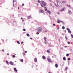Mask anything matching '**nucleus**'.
<instances>
[{
	"label": "nucleus",
	"instance_id": "obj_55",
	"mask_svg": "<svg viewBox=\"0 0 73 73\" xmlns=\"http://www.w3.org/2000/svg\"><path fill=\"white\" fill-rule=\"evenodd\" d=\"M2 51H3V52H4V50H3Z\"/></svg>",
	"mask_w": 73,
	"mask_h": 73
},
{
	"label": "nucleus",
	"instance_id": "obj_37",
	"mask_svg": "<svg viewBox=\"0 0 73 73\" xmlns=\"http://www.w3.org/2000/svg\"><path fill=\"white\" fill-rule=\"evenodd\" d=\"M53 26H56V25L55 24H53Z\"/></svg>",
	"mask_w": 73,
	"mask_h": 73
},
{
	"label": "nucleus",
	"instance_id": "obj_54",
	"mask_svg": "<svg viewBox=\"0 0 73 73\" xmlns=\"http://www.w3.org/2000/svg\"><path fill=\"white\" fill-rule=\"evenodd\" d=\"M18 9H20V8L19 7H18Z\"/></svg>",
	"mask_w": 73,
	"mask_h": 73
},
{
	"label": "nucleus",
	"instance_id": "obj_7",
	"mask_svg": "<svg viewBox=\"0 0 73 73\" xmlns=\"http://www.w3.org/2000/svg\"><path fill=\"white\" fill-rule=\"evenodd\" d=\"M47 60L49 62H52V61H51V60L49 58L47 59Z\"/></svg>",
	"mask_w": 73,
	"mask_h": 73
},
{
	"label": "nucleus",
	"instance_id": "obj_14",
	"mask_svg": "<svg viewBox=\"0 0 73 73\" xmlns=\"http://www.w3.org/2000/svg\"><path fill=\"white\" fill-rule=\"evenodd\" d=\"M44 41H46V37H44Z\"/></svg>",
	"mask_w": 73,
	"mask_h": 73
},
{
	"label": "nucleus",
	"instance_id": "obj_6",
	"mask_svg": "<svg viewBox=\"0 0 73 73\" xmlns=\"http://www.w3.org/2000/svg\"><path fill=\"white\" fill-rule=\"evenodd\" d=\"M39 12L40 13H44V11L43 10H39Z\"/></svg>",
	"mask_w": 73,
	"mask_h": 73
},
{
	"label": "nucleus",
	"instance_id": "obj_22",
	"mask_svg": "<svg viewBox=\"0 0 73 73\" xmlns=\"http://www.w3.org/2000/svg\"><path fill=\"white\" fill-rule=\"evenodd\" d=\"M6 62L7 64H8V65H9V63H8V61L6 60Z\"/></svg>",
	"mask_w": 73,
	"mask_h": 73
},
{
	"label": "nucleus",
	"instance_id": "obj_31",
	"mask_svg": "<svg viewBox=\"0 0 73 73\" xmlns=\"http://www.w3.org/2000/svg\"><path fill=\"white\" fill-rule=\"evenodd\" d=\"M69 54H66V56H69Z\"/></svg>",
	"mask_w": 73,
	"mask_h": 73
},
{
	"label": "nucleus",
	"instance_id": "obj_4",
	"mask_svg": "<svg viewBox=\"0 0 73 73\" xmlns=\"http://www.w3.org/2000/svg\"><path fill=\"white\" fill-rule=\"evenodd\" d=\"M57 5L59 7H62V3L60 2H58L57 3Z\"/></svg>",
	"mask_w": 73,
	"mask_h": 73
},
{
	"label": "nucleus",
	"instance_id": "obj_49",
	"mask_svg": "<svg viewBox=\"0 0 73 73\" xmlns=\"http://www.w3.org/2000/svg\"><path fill=\"white\" fill-rule=\"evenodd\" d=\"M30 39H31V40H32V38H30Z\"/></svg>",
	"mask_w": 73,
	"mask_h": 73
},
{
	"label": "nucleus",
	"instance_id": "obj_11",
	"mask_svg": "<svg viewBox=\"0 0 73 73\" xmlns=\"http://www.w3.org/2000/svg\"><path fill=\"white\" fill-rule=\"evenodd\" d=\"M37 58H35V59H34V61L35 62H37Z\"/></svg>",
	"mask_w": 73,
	"mask_h": 73
},
{
	"label": "nucleus",
	"instance_id": "obj_17",
	"mask_svg": "<svg viewBox=\"0 0 73 73\" xmlns=\"http://www.w3.org/2000/svg\"><path fill=\"white\" fill-rule=\"evenodd\" d=\"M27 17L29 19H30L31 17V16H28Z\"/></svg>",
	"mask_w": 73,
	"mask_h": 73
},
{
	"label": "nucleus",
	"instance_id": "obj_52",
	"mask_svg": "<svg viewBox=\"0 0 73 73\" xmlns=\"http://www.w3.org/2000/svg\"><path fill=\"white\" fill-rule=\"evenodd\" d=\"M14 6H15V5H14V3H13V7H14Z\"/></svg>",
	"mask_w": 73,
	"mask_h": 73
},
{
	"label": "nucleus",
	"instance_id": "obj_3",
	"mask_svg": "<svg viewBox=\"0 0 73 73\" xmlns=\"http://www.w3.org/2000/svg\"><path fill=\"white\" fill-rule=\"evenodd\" d=\"M66 10V9L64 7L63 9H62L60 10V12H62V11H64Z\"/></svg>",
	"mask_w": 73,
	"mask_h": 73
},
{
	"label": "nucleus",
	"instance_id": "obj_27",
	"mask_svg": "<svg viewBox=\"0 0 73 73\" xmlns=\"http://www.w3.org/2000/svg\"><path fill=\"white\" fill-rule=\"evenodd\" d=\"M21 62H23V59H21Z\"/></svg>",
	"mask_w": 73,
	"mask_h": 73
},
{
	"label": "nucleus",
	"instance_id": "obj_47",
	"mask_svg": "<svg viewBox=\"0 0 73 73\" xmlns=\"http://www.w3.org/2000/svg\"><path fill=\"white\" fill-rule=\"evenodd\" d=\"M57 29H60V27H58L57 28Z\"/></svg>",
	"mask_w": 73,
	"mask_h": 73
},
{
	"label": "nucleus",
	"instance_id": "obj_50",
	"mask_svg": "<svg viewBox=\"0 0 73 73\" xmlns=\"http://www.w3.org/2000/svg\"><path fill=\"white\" fill-rule=\"evenodd\" d=\"M3 41H4V39L2 40Z\"/></svg>",
	"mask_w": 73,
	"mask_h": 73
},
{
	"label": "nucleus",
	"instance_id": "obj_24",
	"mask_svg": "<svg viewBox=\"0 0 73 73\" xmlns=\"http://www.w3.org/2000/svg\"><path fill=\"white\" fill-rule=\"evenodd\" d=\"M27 36H28V37H29V34H27Z\"/></svg>",
	"mask_w": 73,
	"mask_h": 73
},
{
	"label": "nucleus",
	"instance_id": "obj_43",
	"mask_svg": "<svg viewBox=\"0 0 73 73\" xmlns=\"http://www.w3.org/2000/svg\"><path fill=\"white\" fill-rule=\"evenodd\" d=\"M61 22L62 23V24H64V22L63 21H61Z\"/></svg>",
	"mask_w": 73,
	"mask_h": 73
},
{
	"label": "nucleus",
	"instance_id": "obj_53",
	"mask_svg": "<svg viewBox=\"0 0 73 73\" xmlns=\"http://www.w3.org/2000/svg\"><path fill=\"white\" fill-rule=\"evenodd\" d=\"M55 5H56V7H57V5H56V4H55Z\"/></svg>",
	"mask_w": 73,
	"mask_h": 73
},
{
	"label": "nucleus",
	"instance_id": "obj_5",
	"mask_svg": "<svg viewBox=\"0 0 73 73\" xmlns=\"http://www.w3.org/2000/svg\"><path fill=\"white\" fill-rule=\"evenodd\" d=\"M68 13H69V14H70V15L72 13V12H71L70 11V10H68Z\"/></svg>",
	"mask_w": 73,
	"mask_h": 73
},
{
	"label": "nucleus",
	"instance_id": "obj_58",
	"mask_svg": "<svg viewBox=\"0 0 73 73\" xmlns=\"http://www.w3.org/2000/svg\"><path fill=\"white\" fill-rule=\"evenodd\" d=\"M48 73H50V72H49Z\"/></svg>",
	"mask_w": 73,
	"mask_h": 73
},
{
	"label": "nucleus",
	"instance_id": "obj_13",
	"mask_svg": "<svg viewBox=\"0 0 73 73\" xmlns=\"http://www.w3.org/2000/svg\"><path fill=\"white\" fill-rule=\"evenodd\" d=\"M47 12L49 13V15H50V14H51V12H50V11L48 10L47 11Z\"/></svg>",
	"mask_w": 73,
	"mask_h": 73
},
{
	"label": "nucleus",
	"instance_id": "obj_16",
	"mask_svg": "<svg viewBox=\"0 0 73 73\" xmlns=\"http://www.w3.org/2000/svg\"><path fill=\"white\" fill-rule=\"evenodd\" d=\"M14 69L15 72H17V70L16 69V68H14Z\"/></svg>",
	"mask_w": 73,
	"mask_h": 73
},
{
	"label": "nucleus",
	"instance_id": "obj_29",
	"mask_svg": "<svg viewBox=\"0 0 73 73\" xmlns=\"http://www.w3.org/2000/svg\"><path fill=\"white\" fill-rule=\"evenodd\" d=\"M43 31L44 32H47V31L46 30H45V31L43 30Z\"/></svg>",
	"mask_w": 73,
	"mask_h": 73
},
{
	"label": "nucleus",
	"instance_id": "obj_32",
	"mask_svg": "<svg viewBox=\"0 0 73 73\" xmlns=\"http://www.w3.org/2000/svg\"><path fill=\"white\" fill-rule=\"evenodd\" d=\"M65 38H66V40H68V37H67V36H65Z\"/></svg>",
	"mask_w": 73,
	"mask_h": 73
},
{
	"label": "nucleus",
	"instance_id": "obj_30",
	"mask_svg": "<svg viewBox=\"0 0 73 73\" xmlns=\"http://www.w3.org/2000/svg\"><path fill=\"white\" fill-rule=\"evenodd\" d=\"M67 30H68V31H70V29H69V28H67L66 29Z\"/></svg>",
	"mask_w": 73,
	"mask_h": 73
},
{
	"label": "nucleus",
	"instance_id": "obj_57",
	"mask_svg": "<svg viewBox=\"0 0 73 73\" xmlns=\"http://www.w3.org/2000/svg\"><path fill=\"white\" fill-rule=\"evenodd\" d=\"M7 54V55H9V54Z\"/></svg>",
	"mask_w": 73,
	"mask_h": 73
},
{
	"label": "nucleus",
	"instance_id": "obj_33",
	"mask_svg": "<svg viewBox=\"0 0 73 73\" xmlns=\"http://www.w3.org/2000/svg\"><path fill=\"white\" fill-rule=\"evenodd\" d=\"M68 61H69V60H70V58H68Z\"/></svg>",
	"mask_w": 73,
	"mask_h": 73
},
{
	"label": "nucleus",
	"instance_id": "obj_60",
	"mask_svg": "<svg viewBox=\"0 0 73 73\" xmlns=\"http://www.w3.org/2000/svg\"><path fill=\"white\" fill-rule=\"evenodd\" d=\"M72 64H73V62H72Z\"/></svg>",
	"mask_w": 73,
	"mask_h": 73
},
{
	"label": "nucleus",
	"instance_id": "obj_56",
	"mask_svg": "<svg viewBox=\"0 0 73 73\" xmlns=\"http://www.w3.org/2000/svg\"><path fill=\"white\" fill-rule=\"evenodd\" d=\"M24 19H23V20H22V21H24Z\"/></svg>",
	"mask_w": 73,
	"mask_h": 73
},
{
	"label": "nucleus",
	"instance_id": "obj_10",
	"mask_svg": "<svg viewBox=\"0 0 73 73\" xmlns=\"http://www.w3.org/2000/svg\"><path fill=\"white\" fill-rule=\"evenodd\" d=\"M10 64L11 65H13V63L12 62H10Z\"/></svg>",
	"mask_w": 73,
	"mask_h": 73
},
{
	"label": "nucleus",
	"instance_id": "obj_59",
	"mask_svg": "<svg viewBox=\"0 0 73 73\" xmlns=\"http://www.w3.org/2000/svg\"><path fill=\"white\" fill-rule=\"evenodd\" d=\"M23 19V18H21V19Z\"/></svg>",
	"mask_w": 73,
	"mask_h": 73
},
{
	"label": "nucleus",
	"instance_id": "obj_20",
	"mask_svg": "<svg viewBox=\"0 0 73 73\" xmlns=\"http://www.w3.org/2000/svg\"><path fill=\"white\" fill-rule=\"evenodd\" d=\"M61 21H59V20H58V23H60V22Z\"/></svg>",
	"mask_w": 73,
	"mask_h": 73
},
{
	"label": "nucleus",
	"instance_id": "obj_25",
	"mask_svg": "<svg viewBox=\"0 0 73 73\" xmlns=\"http://www.w3.org/2000/svg\"><path fill=\"white\" fill-rule=\"evenodd\" d=\"M67 7H69V8H70V5H67Z\"/></svg>",
	"mask_w": 73,
	"mask_h": 73
},
{
	"label": "nucleus",
	"instance_id": "obj_36",
	"mask_svg": "<svg viewBox=\"0 0 73 73\" xmlns=\"http://www.w3.org/2000/svg\"><path fill=\"white\" fill-rule=\"evenodd\" d=\"M23 55H25V54L24 53V52H23Z\"/></svg>",
	"mask_w": 73,
	"mask_h": 73
},
{
	"label": "nucleus",
	"instance_id": "obj_18",
	"mask_svg": "<svg viewBox=\"0 0 73 73\" xmlns=\"http://www.w3.org/2000/svg\"><path fill=\"white\" fill-rule=\"evenodd\" d=\"M45 8H46L45 9V10L46 11H47V10H48L47 9H46V7H44Z\"/></svg>",
	"mask_w": 73,
	"mask_h": 73
},
{
	"label": "nucleus",
	"instance_id": "obj_45",
	"mask_svg": "<svg viewBox=\"0 0 73 73\" xmlns=\"http://www.w3.org/2000/svg\"><path fill=\"white\" fill-rule=\"evenodd\" d=\"M25 53H27V51H25Z\"/></svg>",
	"mask_w": 73,
	"mask_h": 73
},
{
	"label": "nucleus",
	"instance_id": "obj_34",
	"mask_svg": "<svg viewBox=\"0 0 73 73\" xmlns=\"http://www.w3.org/2000/svg\"><path fill=\"white\" fill-rule=\"evenodd\" d=\"M13 57L15 58V55H13Z\"/></svg>",
	"mask_w": 73,
	"mask_h": 73
},
{
	"label": "nucleus",
	"instance_id": "obj_51",
	"mask_svg": "<svg viewBox=\"0 0 73 73\" xmlns=\"http://www.w3.org/2000/svg\"><path fill=\"white\" fill-rule=\"evenodd\" d=\"M66 47H67V46H65V48H66Z\"/></svg>",
	"mask_w": 73,
	"mask_h": 73
},
{
	"label": "nucleus",
	"instance_id": "obj_39",
	"mask_svg": "<svg viewBox=\"0 0 73 73\" xmlns=\"http://www.w3.org/2000/svg\"><path fill=\"white\" fill-rule=\"evenodd\" d=\"M68 44H70V42H68Z\"/></svg>",
	"mask_w": 73,
	"mask_h": 73
},
{
	"label": "nucleus",
	"instance_id": "obj_1",
	"mask_svg": "<svg viewBox=\"0 0 73 73\" xmlns=\"http://www.w3.org/2000/svg\"><path fill=\"white\" fill-rule=\"evenodd\" d=\"M38 32L36 33L37 35H38L42 31V29L41 27H40L38 28Z\"/></svg>",
	"mask_w": 73,
	"mask_h": 73
},
{
	"label": "nucleus",
	"instance_id": "obj_40",
	"mask_svg": "<svg viewBox=\"0 0 73 73\" xmlns=\"http://www.w3.org/2000/svg\"><path fill=\"white\" fill-rule=\"evenodd\" d=\"M38 3H40L41 1H40L38 0Z\"/></svg>",
	"mask_w": 73,
	"mask_h": 73
},
{
	"label": "nucleus",
	"instance_id": "obj_23",
	"mask_svg": "<svg viewBox=\"0 0 73 73\" xmlns=\"http://www.w3.org/2000/svg\"><path fill=\"white\" fill-rule=\"evenodd\" d=\"M63 59L64 60H66V58H65V57H64L63 58Z\"/></svg>",
	"mask_w": 73,
	"mask_h": 73
},
{
	"label": "nucleus",
	"instance_id": "obj_15",
	"mask_svg": "<svg viewBox=\"0 0 73 73\" xmlns=\"http://www.w3.org/2000/svg\"><path fill=\"white\" fill-rule=\"evenodd\" d=\"M55 66L56 68H58V64H56Z\"/></svg>",
	"mask_w": 73,
	"mask_h": 73
},
{
	"label": "nucleus",
	"instance_id": "obj_42",
	"mask_svg": "<svg viewBox=\"0 0 73 73\" xmlns=\"http://www.w3.org/2000/svg\"><path fill=\"white\" fill-rule=\"evenodd\" d=\"M22 5V6H24V4H23Z\"/></svg>",
	"mask_w": 73,
	"mask_h": 73
},
{
	"label": "nucleus",
	"instance_id": "obj_46",
	"mask_svg": "<svg viewBox=\"0 0 73 73\" xmlns=\"http://www.w3.org/2000/svg\"><path fill=\"white\" fill-rule=\"evenodd\" d=\"M14 3H15V1L13 0V4H14Z\"/></svg>",
	"mask_w": 73,
	"mask_h": 73
},
{
	"label": "nucleus",
	"instance_id": "obj_41",
	"mask_svg": "<svg viewBox=\"0 0 73 73\" xmlns=\"http://www.w3.org/2000/svg\"><path fill=\"white\" fill-rule=\"evenodd\" d=\"M57 13H58V15H60V13H59L58 12Z\"/></svg>",
	"mask_w": 73,
	"mask_h": 73
},
{
	"label": "nucleus",
	"instance_id": "obj_19",
	"mask_svg": "<svg viewBox=\"0 0 73 73\" xmlns=\"http://www.w3.org/2000/svg\"><path fill=\"white\" fill-rule=\"evenodd\" d=\"M68 33H70V34H71V33H72V32L71 31H68Z\"/></svg>",
	"mask_w": 73,
	"mask_h": 73
},
{
	"label": "nucleus",
	"instance_id": "obj_48",
	"mask_svg": "<svg viewBox=\"0 0 73 73\" xmlns=\"http://www.w3.org/2000/svg\"><path fill=\"white\" fill-rule=\"evenodd\" d=\"M65 33H66V30L65 31Z\"/></svg>",
	"mask_w": 73,
	"mask_h": 73
},
{
	"label": "nucleus",
	"instance_id": "obj_21",
	"mask_svg": "<svg viewBox=\"0 0 73 73\" xmlns=\"http://www.w3.org/2000/svg\"><path fill=\"white\" fill-rule=\"evenodd\" d=\"M47 52H48V53H50V52L49 50H47Z\"/></svg>",
	"mask_w": 73,
	"mask_h": 73
},
{
	"label": "nucleus",
	"instance_id": "obj_28",
	"mask_svg": "<svg viewBox=\"0 0 73 73\" xmlns=\"http://www.w3.org/2000/svg\"><path fill=\"white\" fill-rule=\"evenodd\" d=\"M62 29H65V27L64 26H63L62 27Z\"/></svg>",
	"mask_w": 73,
	"mask_h": 73
},
{
	"label": "nucleus",
	"instance_id": "obj_44",
	"mask_svg": "<svg viewBox=\"0 0 73 73\" xmlns=\"http://www.w3.org/2000/svg\"><path fill=\"white\" fill-rule=\"evenodd\" d=\"M23 43H24V42H21V44H23Z\"/></svg>",
	"mask_w": 73,
	"mask_h": 73
},
{
	"label": "nucleus",
	"instance_id": "obj_26",
	"mask_svg": "<svg viewBox=\"0 0 73 73\" xmlns=\"http://www.w3.org/2000/svg\"><path fill=\"white\" fill-rule=\"evenodd\" d=\"M17 43H18V44H20V42L18 41H17Z\"/></svg>",
	"mask_w": 73,
	"mask_h": 73
},
{
	"label": "nucleus",
	"instance_id": "obj_8",
	"mask_svg": "<svg viewBox=\"0 0 73 73\" xmlns=\"http://www.w3.org/2000/svg\"><path fill=\"white\" fill-rule=\"evenodd\" d=\"M62 2L63 3V4H64L65 3H66V1H62Z\"/></svg>",
	"mask_w": 73,
	"mask_h": 73
},
{
	"label": "nucleus",
	"instance_id": "obj_38",
	"mask_svg": "<svg viewBox=\"0 0 73 73\" xmlns=\"http://www.w3.org/2000/svg\"><path fill=\"white\" fill-rule=\"evenodd\" d=\"M23 31H26V30H25V29H23Z\"/></svg>",
	"mask_w": 73,
	"mask_h": 73
},
{
	"label": "nucleus",
	"instance_id": "obj_2",
	"mask_svg": "<svg viewBox=\"0 0 73 73\" xmlns=\"http://www.w3.org/2000/svg\"><path fill=\"white\" fill-rule=\"evenodd\" d=\"M41 2L42 3H40V5L42 7H45V6H46V3L44 2L41 1Z\"/></svg>",
	"mask_w": 73,
	"mask_h": 73
},
{
	"label": "nucleus",
	"instance_id": "obj_35",
	"mask_svg": "<svg viewBox=\"0 0 73 73\" xmlns=\"http://www.w3.org/2000/svg\"><path fill=\"white\" fill-rule=\"evenodd\" d=\"M71 36L72 38H73V35L71 34Z\"/></svg>",
	"mask_w": 73,
	"mask_h": 73
},
{
	"label": "nucleus",
	"instance_id": "obj_9",
	"mask_svg": "<svg viewBox=\"0 0 73 73\" xmlns=\"http://www.w3.org/2000/svg\"><path fill=\"white\" fill-rule=\"evenodd\" d=\"M42 58L44 60H45V59H46V57H45V56H42Z\"/></svg>",
	"mask_w": 73,
	"mask_h": 73
},
{
	"label": "nucleus",
	"instance_id": "obj_12",
	"mask_svg": "<svg viewBox=\"0 0 73 73\" xmlns=\"http://www.w3.org/2000/svg\"><path fill=\"white\" fill-rule=\"evenodd\" d=\"M68 67H66V68L65 69V71H66L68 70Z\"/></svg>",
	"mask_w": 73,
	"mask_h": 73
}]
</instances>
